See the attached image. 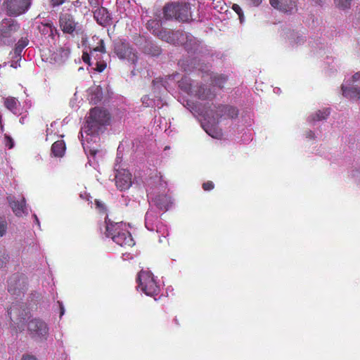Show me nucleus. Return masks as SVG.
<instances>
[{
    "label": "nucleus",
    "mask_w": 360,
    "mask_h": 360,
    "mask_svg": "<svg viewBox=\"0 0 360 360\" xmlns=\"http://www.w3.org/2000/svg\"><path fill=\"white\" fill-rule=\"evenodd\" d=\"M105 223V236L122 247H131L134 245V239L130 232L127 230L126 225L122 222Z\"/></svg>",
    "instance_id": "1"
},
{
    "label": "nucleus",
    "mask_w": 360,
    "mask_h": 360,
    "mask_svg": "<svg viewBox=\"0 0 360 360\" xmlns=\"http://www.w3.org/2000/svg\"><path fill=\"white\" fill-rule=\"evenodd\" d=\"M163 15L166 20L174 19L183 22L192 20L191 5L183 1L166 4L163 8Z\"/></svg>",
    "instance_id": "2"
},
{
    "label": "nucleus",
    "mask_w": 360,
    "mask_h": 360,
    "mask_svg": "<svg viewBox=\"0 0 360 360\" xmlns=\"http://www.w3.org/2000/svg\"><path fill=\"white\" fill-rule=\"evenodd\" d=\"M110 115L106 110L99 107L91 109L86 122V131L88 134H98L102 127L109 124Z\"/></svg>",
    "instance_id": "3"
},
{
    "label": "nucleus",
    "mask_w": 360,
    "mask_h": 360,
    "mask_svg": "<svg viewBox=\"0 0 360 360\" xmlns=\"http://www.w3.org/2000/svg\"><path fill=\"white\" fill-rule=\"evenodd\" d=\"M20 24L11 18H4L0 22V46L13 44L16 38L15 34L20 30Z\"/></svg>",
    "instance_id": "4"
},
{
    "label": "nucleus",
    "mask_w": 360,
    "mask_h": 360,
    "mask_svg": "<svg viewBox=\"0 0 360 360\" xmlns=\"http://www.w3.org/2000/svg\"><path fill=\"white\" fill-rule=\"evenodd\" d=\"M139 288L148 296L154 297L160 291V285L158 284L153 274L149 271H141L137 277Z\"/></svg>",
    "instance_id": "5"
},
{
    "label": "nucleus",
    "mask_w": 360,
    "mask_h": 360,
    "mask_svg": "<svg viewBox=\"0 0 360 360\" xmlns=\"http://www.w3.org/2000/svg\"><path fill=\"white\" fill-rule=\"evenodd\" d=\"M27 332L36 340H45L49 335L47 323L41 319L34 318L27 322Z\"/></svg>",
    "instance_id": "6"
},
{
    "label": "nucleus",
    "mask_w": 360,
    "mask_h": 360,
    "mask_svg": "<svg viewBox=\"0 0 360 360\" xmlns=\"http://www.w3.org/2000/svg\"><path fill=\"white\" fill-rule=\"evenodd\" d=\"M214 108V110H210V113L217 123L224 120L236 119L239 114L236 107L228 104H219Z\"/></svg>",
    "instance_id": "7"
},
{
    "label": "nucleus",
    "mask_w": 360,
    "mask_h": 360,
    "mask_svg": "<svg viewBox=\"0 0 360 360\" xmlns=\"http://www.w3.org/2000/svg\"><path fill=\"white\" fill-rule=\"evenodd\" d=\"M11 321L17 326L20 331L24 330L23 325L28 316V311L23 303L13 304L8 310Z\"/></svg>",
    "instance_id": "8"
},
{
    "label": "nucleus",
    "mask_w": 360,
    "mask_h": 360,
    "mask_svg": "<svg viewBox=\"0 0 360 360\" xmlns=\"http://www.w3.org/2000/svg\"><path fill=\"white\" fill-rule=\"evenodd\" d=\"M114 52L120 59H127L131 63L137 61L136 52L125 40H119L115 43Z\"/></svg>",
    "instance_id": "9"
},
{
    "label": "nucleus",
    "mask_w": 360,
    "mask_h": 360,
    "mask_svg": "<svg viewBox=\"0 0 360 360\" xmlns=\"http://www.w3.org/2000/svg\"><path fill=\"white\" fill-rule=\"evenodd\" d=\"M186 78L182 79L181 82H179V86L184 89L186 91L190 94H194L195 96H197L199 99L205 101V100H212L213 99L216 94L212 91L210 87L206 86L205 85H200L197 87V89L194 91L192 90V86L191 83H186Z\"/></svg>",
    "instance_id": "10"
},
{
    "label": "nucleus",
    "mask_w": 360,
    "mask_h": 360,
    "mask_svg": "<svg viewBox=\"0 0 360 360\" xmlns=\"http://www.w3.org/2000/svg\"><path fill=\"white\" fill-rule=\"evenodd\" d=\"M31 5V0H6L4 6L9 16H18L25 13Z\"/></svg>",
    "instance_id": "11"
},
{
    "label": "nucleus",
    "mask_w": 360,
    "mask_h": 360,
    "mask_svg": "<svg viewBox=\"0 0 360 360\" xmlns=\"http://www.w3.org/2000/svg\"><path fill=\"white\" fill-rule=\"evenodd\" d=\"M27 278L22 274H13L8 281V290L13 295H18L25 290Z\"/></svg>",
    "instance_id": "12"
},
{
    "label": "nucleus",
    "mask_w": 360,
    "mask_h": 360,
    "mask_svg": "<svg viewBox=\"0 0 360 360\" xmlns=\"http://www.w3.org/2000/svg\"><path fill=\"white\" fill-rule=\"evenodd\" d=\"M115 180L116 186L120 191H126L132 185L131 174L127 169L118 170Z\"/></svg>",
    "instance_id": "13"
},
{
    "label": "nucleus",
    "mask_w": 360,
    "mask_h": 360,
    "mask_svg": "<svg viewBox=\"0 0 360 360\" xmlns=\"http://www.w3.org/2000/svg\"><path fill=\"white\" fill-rule=\"evenodd\" d=\"M354 83L357 82L355 86L346 87L342 86V94L349 98H360V73H355L352 77Z\"/></svg>",
    "instance_id": "14"
},
{
    "label": "nucleus",
    "mask_w": 360,
    "mask_h": 360,
    "mask_svg": "<svg viewBox=\"0 0 360 360\" xmlns=\"http://www.w3.org/2000/svg\"><path fill=\"white\" fill-rule=\"evenodd\" d=\"M270 4L283 13H291L296 9L297 0H269Z\"/></svg>",
    "instance_id": "15"
},
{
    "label": "nucleus",
    "mask_w": 360,
    "mask_h": 360,
    "mask_svg": "<svg viewBox=\"0 0 360 360\" xmlns=\"http://www.w3.org/2000/svg\"><path fill=\"white\" fill-rule=\"evenodd\" d=\"M59 22L62 31L65 33L72 34L75 30L77 23L73 16L69 13L62 14Z\"/></svg>",
    "instance_id": "16"
},
{
    "label": "nucleus",
    "mask_w": 360,
    "mask_h": 360,
    "mask_svg": "<svg viewBox=\"0 0 360 360\" xmlns=\"http://www.w3.org/2000/svg\"><path fill=\"white\" fill-rule=\"evenodd\" d=\"M97 52H100L102 53H105L104 41L103 39H101L98 42V45L96 47L94 48L92 51H91V55L93 56L95 58V59H96V67L94 70L98 72H102L106 68L107 63L103 60H99V58H97L98 54H96V56L94 55Z\"/></svg>",
    "instance_id": "17"
},
{
    "label": "nucleus",
    "mask_w": 360,
    "mask_h": 360,
    "mask_svg": "<svg viewBox=\"0 0 360 360\" xmlns=\"http://www.w3.org/2000/svg\"><path fill=\"white\" fill-rule=\"evenodd\" d=\"M94 17L96 22L103 27L110 25L111 23L110 13L104 7H101L95 10Z\"/></svg>",
    "instance_id": "18"
},
{
    "label": "nucleus",
    "mask_w": 360,
    "mask_h": 360,
    "mask_svg": "<svg viewBox=\"0 0 360 360\" xmlns=\"http://www.w3.org/2000/svg\"><path fill=\"white\" fill-rule=\"evenodd\" d=\"M8 202L13 212L16 216H22L25 210V199L22 198L21 200H15L13 197H7Z\"/></svg>",
    "instance_id": "19"
},
{
    "label": "nucleus",
    "mask_w": 360,
    "mask_h": 360,
    "mask_svg": "<svg viewBox=\"0 0 360 360\" xmlns=\"http://www.w3.org/2000/svg\"><path fill=\"white\" fill-rule=\"evenodd\" d=\"M180 35H183V34L179 31L161 30L158 33V37L160 39L169 43H175L176 39H178Z\"/></svg>",
    "instance_id": "20"
},
{
    "label": "nucleus",
    "mask_w": 360,
    "mask_h": 360,
    "mask_svg": "<svg viewBox=\"0 0 360 360\" xmlns=\"http://www.w3.org/2000/svg\"><path fill=\"white\" fill-rule=\"evenodd\" d=\"M65 143L64 141H55L51 146V153L55 157H63L65 151Z\"/></svg>",
    "instance_id": "21"
},
{
    "label": "nucleus",
    "mask_w": 360,
    "mask_h": 360,
    "mask_svg": "<svg viewBox=\"0 0 360 360\" xmlns=\"http://www.w3.org/2000/svg\"><path fill=\"white\" fill-rule=\"evenodd\" d=\"M211 84L219 89H222L227 82V77L221 74H212L210 76Z\"/></svg>",
    "instance_id": "22"
},
{
    "label": "nucleus",
    "mask_w": 360,
    "mask_h": 360,
    "mask_svg": "<svg viewBox=\"0 0 360 360\" xmlns=\"http://www.w3.org/2000/svg\"><path fill=\"white\" fill-rule=\"evenodd\" d=\"M5 107L13 113H16L19 102L15 97L9 96L4 100Z\"/></svg>",
    "instance_id": "23"
},
{
    "label": "nucleus",
    "mask_w": 360,
    "mask_h": 360,
    "mask_svg": "<svg viewBox=\"0 0 360 360\" xmlns=\"http://www.w3.org/2000/svg\"><path fill=\"white\" fill-rule=\"evenodd\" d=\"M28 44V39L27 38H21L15 46L14 53L17 56H20L24 48Z\"/></svg>",
    "instance_id": "24"
},
{
    "label": "nucleus",
    "mask_w": 360,
    "mask_h": 360,
    "mask_svg": "<svg viewBox=\"0 0 360 360\" xmlns=\"http://www.w3.org/2000/svg\"><path fill=\"white\" fill-rule=\"evenodd\" d=\"M330 115L328 109H324L323 110H318L312 117L314 121H321L326 120Z\"/></svg>",
    "instance_id": "25"
},
{
    "label": "nucleus",
    "mask_w": 360,
    "mask_h": 360,
    "mask_svg": "<svg viewBox=\"0 0 360 360\" xmlns=\"http://www.w3.org/2000/svg\"><path fill=\"white\" fill-rule=\"evenodd\" d=\"M167 200L166 196H159L155 199L156 205L162 210H167L168 205L165 201Z\"/></svg>",
    "instance_id": "26"
},
{
    "label": "nucleus",
    "mask_w": 360,
    "mask_h": 360,
    "mask_svg": "<svg viewBox=\"0 0 360 360\" xmlns=\"http://www.w3.org/2000/svg\"><path fill=\"white\" fill-rule=\"evenodd\" d=\"M8 228V223L5 217H0V237L4 236Z\"/></svg>",
    "instance_id": "27"
},
{
    "label": "nucleus",
    "mask_w": 360,
    "mask_h": 360,
    "mask_svg": "<svg viewBox=\"0 0 360 360\" xmlns=\"http://www.w3.org/2000/svg\"><path fill=\"white\" fill-rule=\"evenodd\" d=\"M352 0H335L336 6L342 9L349 8Z\"/></svg>",
    "instance_id": "28"
},
{
    "label": "nucleus",
    "mask_w": 360,
    "mask_h": 360,
    "mask_svg": "<svg viewBox=\"0 0 360 360\" xmlns=\"http://www.w3.org/2000/svg\"><path fill=\"white\" fill-rule=\"evenodd\" d=\"M232 8L238 15L240 22H243L244 15L240 6L238 4H234L232 6Z\"/></svg>",
    "instance_id": "29"
},
{
    "label": "nucleus",
    "mask_w": 360,
    "mask_h": 360,
    "mask_svg": "<svg viewBox=\"0 0 360 360\" xmlns=\"http://www.w3.org/2000/svg\"><path fill=\"white\" fill-rule=\"evenodd\" d=\"M8 262V255L5 251L0 248V268H1Z\"/></svg>",
    "instance_id": "30"
},
{
    "label": "nucleus",
    "mask_w": 360,
    "mask_h": 360,
    "mask_svg": "<svg viewBox=\"0 0 360 360\" xmlns=\"http://www.w3.org/2000/svg\"><path fill=\"white\" fill-rule=\"evenodd\" d=\"M202 187L204 191H210L214 188V184L212 181H207L206 182H204L202 185Z\"/></svg>",
    "instance_id": "31"
},
{
    "label": "nucleus",
    "mask_w": 360,
    "mask_h": 360,
    "mask_svg": "<svg viewBox=\"0 0 360 360\" xmlns=\"http://www.w3.org/2000/svg\"><path fill=\"white\" fill-rule=\"evenodd\" d=\"M82 60L84 63L89 65H91V56L90 55L86 52H83L82 56Z\"/></svg>",
    "instance_id": "32"
},
{
    "label": "nucleus",
    "mask_w": 360,
    "mask_h": 360,
    "mask_svg": "<svg viewBox=\"0 0 360 360\" xmlns=\"http://www.w3.org/2000/svg\"><path fill=\"white\" fill-rule=\"evenodd\" d=\"M5 139L6 140V146L9 148H12L13 147V140L11 137L8 136H6Z\"/></svg>",
    "instance_id": "33"
},
{
    "label": "nucleus",
    "mask_w": 360,
    "mask_h": 360,
    "mask_svg": "<svg viewBox=\"0 0 360 360\" xmlns=\"http://www.w3.org/2000/svg\"><path fill=\"white\" fill-rule=\"evenodd\" d=\"M65 0H51L50 4L53 7L62 5Z\"/></svg>",
    "instance_id": "34"
},
{
    "label": "nucleus",
    "mask_w": 360,
    "mask_h": 360,
    "mask_svg": "<svg viewBox=\"0 0 360 360\" xmlns=\"http://www.w3.org/2000/svg\"><path fill=\"white\" fill-rule=\"evenodd\" d=\"M21 360H37V358L32 355H23Z\"/></svg>",
    "instance_id": "35"
},
{
    "label": "nucleus",
    "mask_w": 360,
    "mask_h": 360,
    "mask_svg": "<svg viewBox=\"0 0 360 360\" xmlns=\"http://www.w3.org/2000/svg\"><path fill=\"white\" fill-rule=\"evenodd\" d=\"M95 205H96V207L98 208H100V209H102V210L105 209L104 205L101 202L98 200H95Z\"/></svg>",
    "instance_id": "36"
},
{
    "label": "nucleus",
    "mask_w": 360,
    "mask_h": 360,
    "mask_svg": "<svg viewBox=\"0 0 360 360\" xmlns=\"http://www.w3.org/2000/svg\"><path fill=\"white\" fill-rule=\"evenodd\" d=\"M254 6H258L261 4L262 0H249Z\"/></svg>",
    "instance_id": "37"
},
{
    "label": "nucleus",
    "mask_w": 360,
    "mask_h": 360,
    "mask_svg": "<svg viewBox=\"0 0 360 360\" xmlns=\"http://www.w3.org/2000/svg\"><path fill=\"white\" fill-rule=\"evenodd\" d=\"M58 303H59L60 309V316H63L64 314L65 309H64V307H63L62 303L60 302H58Z\"/></svg>",
    "instance_id": "38"
},
{
    "label": "nucleus",
    "mask_w": 360,
    "mask_h": 360,
    "mask_svg": "<svg viewBox=\"0 0 360 360\" xmlns=\"http://www.w3.org/2000/svg\"><path fill=\"white\" fill-rule=\"evenodd\" d=\"M0 127L3 130L4 126L2 124L1 115H0Z\"/></svg>",
    "instance_id": "39"
},
{
    "label": "nucleus",
    "mask_w": 360,
    "mask_h": 360,
    "mask_svg": "<svg viewBox=\"0 0 360 360\" xmlns=\"http://www.w3.org/2000/svg\"><path fill=\"white\" fill-rule=\"evenodd\" d=\"M44 26L46 27L48 29L51 30V25L49 24H46Z\"/></svg>",
    "instance_id": "40"
},
{
    "label": "nucleus",
    "mask_w": 360,
    "mask_h": 360,
    "mask_svg": "<svg viewBox=\"0 0 360 360\" xmlns=\"http://www.w3.org/2000/svg\"><path fill=\"white\" fill-rule=\"evenodd\" d=\"M174 321H175L176 324H177V325H179V321H178V319H177L176 318V319H174Z\"/></svg>",
    "instance_id": "41"
},
{
    "label": "nucleus",
    "mask_w": 360,
    "mask_h": 360,
    "mask_svg": "<svg viewBox=\"0 0 360 360\" xmlns=\"http://www.w3.org/2000/svg\"><path fill=\"white\" fill-rule=\"evenodd\" d=\"M142 100H143V102H144V101H145V97H144V98H142Z\"/></svg>",
    "instance_id": "42"
}]
</instances>
